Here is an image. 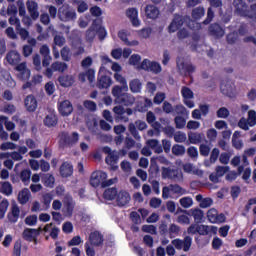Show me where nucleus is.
Returning a JSON list of instances; mask_svg holds the SVG:
<instances>
[{"label":"nucleus","mask_w":256,"mask_h":256,"mask_svg":"<svg viewBox=\"0 0 256 256\" xmlns=\"http://www.w3.org/2000/svg\"><path fill=\"white\" fill-rule=\"evenodd\" d=\"M41 231H43L41 227H39L38 229L25 228L22 233V237L25 241H29V243H33V238L37 237L38 235H41Z\"/></svg>","instance_id":"18"},{"label":"nucleus","mask_w":256,"mask_h":256,"mask_svg":"<svg viewBox=\"0 0 256 256\" xmlns=\"http://www.w3.org/2000/svg\"><path fill=\"white\" fill-rule=\"evenodd\" d=\"M58 111L62 117H69L73 113V104L69 100H64L59 104Z\"/></svg>","instance_id":"19"},{"label":"nucleus","mask_w":256,"mask_h":256,"mask_svg":"<svg viewBox=\"0 0 256 256\" xmlns=\"http://www.w3.org/2000/svg\"><path fill=\"white\" fill-rule=\"evenodd\" d=\"M52 69L53 71H58L59 73H65V71L69 69V65H67L65 62L56 61L52 63Z\"/></svg>","instance_id":"43"},{"label":"nucleus","mask_w":256,"mask_h":256,"mask_svg":"<svg viewBox=\"0 0 256 256\" xmlns=\"http://www.w3.org/2000/svg\"><path fill=\"white\" fill-rule=\"evenodd\" d=\"M205 139V134L199 132H188V141L192 145H199Z\"/></svg>","instance_id":"30"},{"label":"nucleus","mask_w":256,"mask_h":256,"mask_svg":"<svg viewBox=\"0 0 256 256\" xmlns=\"http://www.w3.org/2000/svg\"><path fill=\"white\" fill-rule=\"evenodd\" d=\"M58 123H59V119L53 113L46 115V117L44 119V125L46 127H57Z\"/></svg>","instance_id":"37"},{"label":"nucleus","mask_w":256,"mask_h":256,"mask_svg":"<svg viewBox=\"0 0 256 256\" xmlns=\"http://www.w3.org/2000/svg\"><path fill=\"white\" fill-rule=\"evenodd\" d=\"M192 217H194L195 223H201L203 221V210L196 208L190 211Z\"/></svg>","instance_id":"45"},{"label":"nucleus","mask_w":256,"mask_h":256,"mask_svg":"<svg viewBox=\"0 0 256 256\" xmlns=\"http://www.w3.org/2000/svg\"><path fill=\"white\" fill-rule=\"evenodd\" d=\"M61 87H71L75 83V77L69 74H62L58 77Z\"/></svg>","instance_id":"29"},{"label":"nucleus","mask_w":256,"mask_h":256,"mask_svg":"<svg viewBox=\"0 0 256 256\" xmlns=\"http://www.w3.org/2000/svg\"><path fill=\"white\" fill-rule=\"evenodd\" d=\"M172 153L176 157H181V156L185 155V146L180 145V144H174L172 146Z\"/></svg>","instance_id":"47"},{"label":"nucleus","mask_w":256,"mask_h":256,"mask_svg":"<svg viewBox=\"0 0 256 256\" xmlns=\"http://www.w3.org/2000/svg\"><path fill=\"white\" fill-rule=\"evenodd\" d=\"M199 152L201 157H209V153H211V146L207 144H200Z\"/></svg>","instance_id":"55"},{"label":"nucleus","mask_w":256,"mask_h":256,"mask_svg":"<svg viewBox=\"0 0 256 256\" xmlns=\"http://www.w3.org/2000/svg\"><path fill=\"white\" fill-rule=\"evenodd\" d=\"M250 127L256 126V112L255 110L248 111V119H247Z\"/></svg>","instance_id":"60"},{"label":"nucleus","mask_w":256,"mask_h":256,"mask_svg":"<svg viewBox=\"0 0 256 256\" xmlns=\"http://www.w3.org/2000/svg\"><path fill=\"white\" fill-rule=\"evenodd\" d=\"M235 13L240 17H248V19H256V12L249 10V6L243 0L233 1Z\"/></svg>","instance_id":"4"},{"label":"nucleus","mask_w":256,"mask_h":256,"mask_svg":"<svg viewBox=\"0 0 256 256\" xmlns=\"http://www.w3.org/2000/svg\"><path fill=\"white\" fill-rule=\"evenodd\" d=\"M71 47L75 57H79V55L85 53V46H83V40L80 37L72 38Z\"/></svg>","instance_id":"17"},{"label":"nucleus","mask_w":256,"mask_h":256,"mask_svg":"<svg viewBox=\"0 0 256 256\" xmlns=\"http://www.w3.org/2000/svg\"><path fill=\"white\" fill-rule=\"evenodd\" d=\"M182 25H185V17L179 14H175L172 22L168 26V31L170 33H175L181 29Z\"/></svg>","instance_id":"14"},{"label":"nucleus","mask_w":256,"mask_h":256,"mask_svg":"<svg viewBox=\"0 0 256 256\" xmlns=\"http://www.w3.org/2000/svg\"><path fill=\"white\" fill-rule=\"evenodd\" d=\"M118 37L121 41H123V43H125V45H128V47H137V45H139V41L137 40L129 41L127 31L125 30H120L118 32Z\"/></svg>","instance_id":"34"},{"label":"nucleus","mask_w":256,"mask_h":256,"mask_svg":"<svg viewBox=\"0 0 256 256\" xmlns=\"http://www.w3.org/2000/svg\"><path fill=\"white\" fill-rule=\"evenodd\" d=\"M207 219L210 223L219 224V223H225L227 218L225 217V214H223V213L219 214L217 209L211 208L207 212Z\"/></svg>","instance_id":"12"},{"label":"nucleus","mask_w":256,"mask_h":256,"mask_svg":"<svg viewBox=\"0 0 256 256\" xmlns=\"http://www.w3.org/2000/svg\"><path fill=\"white\" fill-rule=\"evenodd\" d=\"M118 161H119V156H117V154L115 153H112L105 158L106 164L110 165L112 171H117V169H119V167L117 166Z\"/></svg>","instance_id":"35"},{"label":"nucleus","mask_w":256,"mask_h":256,"mask_svg":"<svg viewBox=\"0 0 256 256\" xmlns=\"http://www.w3.org/2000/svg\"><path fill=\"white\" fill-rule=\"evenodd\" d=\"M221 151H219V148H213L211 153H210V158L209 161L211 164L217 163V159H219Z\"/></svg>","instance_id":"59"},{"label":"nucleus","mask_w":256,"mask_h":256,"mask_svg":"<svg viewBox=\"0 0 256 256\" xmlns=\"http://www.w3.org/2000/svg\"><path fill=\"white\" fill-rule=\"evenodd\" d=\"M181 207L189 209L193 205V199L191 197H183L179 200Z\"/></svg>","instance_id":"57"},{"label":"nucleus","mask_w":256,"mask_h":256,"mask_svg":"<svg viewBox=\"0 0 256 256\" xmlns=\"http://www.w3.org/2000/svg\"><path fill=\"white\" fill-rule=\"evenodd\" d=\"M191 17L194 21H199V19L205 17V8L203 6L194 8L191 12Z\"/></svg>","instance_id":"39"},{"label":"nucleus","mask_w":256,"mask_h":256,"mask_svg":"<svg viewBox=\"0 0 256 256\" xmlns=\"http://www.w3.org/2000/svg\"><path fill=\"white\" fill-rule=\"evenodd\" d=\"M58 145L60 149H66V147H73L79 142V133L73 132L72 135L67 131H62L58 135Z\"/></svg>","instance_id":"2"},{"label":"nucleus","mask_w":256,"mask_h":256,"mask_svg":"<svg viewBox=\"0 0 256 256\" xmlns=\"http://www.w3.org/2000/svg\"><path fill=\"white\" fill-rule=\"evenodd\" d=\"M145 13L147 19H157L160 15L159 8L152 4L146 6Z\"/></svg>","instance_id":"32"},{"label":"nucleus","mask_w":256,"mask_h":256,"mask_svg":"<svg viewBox=\"0 0 256 256\" xmlns=\"http://www.w3.org/2000/svg\"><path fill=\"white\" fill-rule=\"evenodd\" d=\"M21 247V239L16 240L13 247V256H21Z\"/></svg>","instance_id":"62"},{"label":"nucleus","mask_w":256,"mask_h":256,"mask_svg":"<svg viewBox=\"0 0 256 256\" xmlns=\"http://www.w3.org/2000/svg\"><path fill=\"white\" fill-rule=\"evenodd\" d=\"M229 166H216L215 171L216 174L221 178L223 177L226 173H229Z\"/></svg>","instance_id":"64"},{"label":"nucleus","mask_w":256,"mask_h":256,"mask_svg":"<svg viewBox=\"0 0 256 256\" xmlns=\"http://www.w3.org/2000/svg\"><path fill=\"white\" fill-rule=\"evenodd\" d=\"M96 35H97V32H96L95 28L90 27L86 31V36H85L86 42L87 43H93V41H95Z\"/></svg>","instance_id":"52"},{"label":"nucleus","mask_w":256,"mask_h":256,"mask_svg":"<svg viewBox=\"0 0 256 256\" xmlns=\"http://www.w3.org/2000/svg\"><path fill=\"white\" fill-rule=\"evenodd\" d=\"M79 81L81 83H85V81H89V83H93L95 81V70L93 68H89L86 72H82L78 75Z\"/></svg>","instance_id":"28"},{"label":"nucleus","mask_w":256,"mask_h":256,"mask_svg":"<svg viewBox=\"0 0 256 256\" xmlns=\"http://www.w3.org/2000/svg\"><path fill=\"white\" fill-rule=\"evenodd\" d=\"M220 91L222 95L229 97L230 99H235L237 97V88L231 80H222L220 84Z\"/></svg>","instance_id":"6"},{"label":"nucleus","mask_w":256,"mask_h":256,"mask_svg":"<svg viewBox=\"0 0 256 256\" xmlns=\"http://www.w3.org/2000/svg\"><path fill=\"white\" fill-rule=\"evenodd\" d=\"M16 71H18V79L20 81H29L31 77V70L27 68V63L22 62L18 64L15 68Z\"/></svg>","instance_id":"13"},{"label":"nucleus","mask_w":256,"mask_h":256,"mask_svg":"<svg viewBox=\"0 0 256 256\" xmlns=\"http://www.w3.org/2000/svg\"><path fill=\"white\" fill-rule=\"evenodd\" d=\"M162 179H170L171 181L179 179V170L171 169L169 167H162Z\"/></svg>","instance_id":"22"},{"label":"nucleus","mask_w":256,"mask_h":256,"mask_svg":"<svg viewBox=\"0 0 256 256\" xmlns=\"http://www.w3.org/2000/svg\"><path fill=\"white\" fill-rule=\"evenodd\" d=\"M26 7L31 19L37 21V19H39V4L33 0H30L26 2Z\"/></svg>","instance_id":"20"},{"label":"nucleus","mask_w":256,"mask_h":256,"mask_svg":"<svg viewBox=\"0 0 256 256\" xmlns=\"http://www.w3.org/2000/svg\"><path fill=\"white\" fill-rule=\"evenodd\" d=\"M209 226L207 225H198L196 226V233H198V235H209Z\"/></svg>","instance_id":"63"},{"label":"nucleus","mask_w":256,"mask_h":256,"mask_svg":"<svg viewBox=\"0 0 256 256\" xmlns=\"http://www.w3.org/2000/svg\"><path fill=\"white\" fill-rule=\"evenodd\" d=\"M24 107L28 113H35L37 111L38 102L33 94H29L24 99Z\"/></svg>","instance_id":"15"},{"label":"nucleus","mask_w":256,"mask_h":256,"mask_svg":"<svg viewBox=\"0 0 256 256\" xmlns=\"http://www.w3.org/2000/svg\"><path fill=\"white\" fill-rule=\"evenodd\" d=\"M20 179L24 185H29V181H31V170L24 169L20 173Z\"/></svg>","instance_id":"46"},{"label":"nucleus","mask_w":256,"mask_h":256,"mask_svg":"<svg viewBox=\"0 0 256 256\" xmlns=\"http://www.w3.org/2000/svg\"><path fill=\"white\" fill-rule=\"evenodd\" d=\"M39 53L43 57L42 67H47L44 72V75L45 77H48V79H51V77H53V73L55 72V70H53V64H51V61L53 59L51 57V49H49V46L47 44H43L40 47ZM49 65H51L50 68Z\"/></svg>","instance_id":"1"},{"label":"nucleus","mask_w":256,"mask_h":256,"mask_svg":"<svg viewBox=\"0 0 256 256\" xmlns=\"http://www.w3.org/2000/svg\"><path fill=\"white\" fill-rule=\"evenodd\" d=\"M60 175L64 179H67V177H71L73 175V164L69 162H63L60 166Z\"/></svg>","instance_id":"27"},{"label":"nucleus","mask_w":256,"mask_h":256,"mask_svg":"<svg viewBox=\"0 0 256 256\" xmlns=\"http://www.w3.org/2000/svg\"><path fill=\"white\" fill-rule=\"evenodd\" d=\"M180 231H181V228L178 225L171 224L168 229L170 239H175V237L179 235Z\"/></svg>","instance_id":"48"},{"label":"nucleus","mask_w":256,"mask_h":256,"mask_svg":"<svg viewBox=\"0 0 256 256\" xmlns=\"http://www.w3.org/2000/svg\"><path fill=\"white\" fill-rule=\"evenodd\" d=\"M113 84L111 77L107 75L98 76L96 87L98 89H109Z\"/></svg>","instance_id":"24"},{"label":"nucleus","mask_w":256,"mask_h":256,"mask_svg":"<svg viewBox=\"0 0 256 256\" xmlns=\"http://www.w3.org/2000/svg\"><path fill=\"white\" fill-rule=\"evenodd\" d=\"M210 35L212 37H216V39H219L221 37H223V35H225V30H223V27H221V25H219L218 23H213L209 26L208 29Z\"/></svg>","instance_id":"25"},{"label":"nucleus","mask_w":256,"mask_h":256,"mask_svg":"<svg viewBox=\"0 0 256 256\" xmlns=\"http://www.w3.org/2000/svg\"><path fill=\"white\" fill-rule=\"evenodd\" d=\"M96 35L98 36L99 41H105V38L107 37V29L105 27H99L96 29Z\"/></svg>","instance_id":"61"},{"label":"nucleus","mask_w":256,"mask_h":256,"mask_svg":"<svg viewBox=\"0 0 256 256\" xmlns=\"http://www.w3.org/2000/svg\"><path fill=\"white\" fill-rule=\"evenodd\" d=\"M173 247L177 249V251H184L187 253L191 250V245H193V238L191 236H185L184 239L176 238L171 241Z\"/></svg>","instance_id":"5"},{"label":"nucleus","mask_w":256,"mask_h":256,"mask_svg":"<svg viewBox=\"0 0 256 256\" xmlns=\"http://www.w3.org/2000/svg\"><path fill=\"white\" fill-rule=\"evenodd\" d=\"M127 89H129L128 86H119V85H115L112 88V95L113 97H115V101H118V98L123 97V91H127Z\"/></svg>","instance_id":"38"},{"label":"nucleus","mask_w":256,"mask_h":256,"mask_svg":"<svg viewBox=\"0 0 256 256\" xmlns=\"http://www.w3.org/2000/svg\"><path fill=\"white\" fill-rule=\"evenodd\" d=\"M45 187H53L55 185V177L52 174H48L42 178Z\"/></svg>","instance_id":"53"},{"label":"nucleus","mask_w":256,"mask_h":256,"mask_svg":"<svg viewBox=\"0 0 256 256\" xmlns=\"http://www.w3.org/2000/svg\"><path fill=\"white\" fill-rule=\"evenodd\" d=\"M113 113L115 114V119L125 120L123 114L125 113V108L123 106H115L113 108Z\"/></svg>","instance_id":"49"},{"label":"nucleus","mask_w":256,"mask_h":256,"mask_svg":"<svg viewBox=\"0 0 256 256\" xmlns=\"http://www.w3.org/2000/svg\"><path fill=\"white\" fill-rule=\"evenodd\" d=\"M58 17L60 21H73L74 19H77V13L75 10L71 9L69 5H63L58 9Z\"/></svg>","instance_id":"7"},{"label":"nucleus","mask_w":256,"mask_h":256,"mask_svg":"<svg viewBox=\"0 0 256 256\" xmlns=\"http://www.w3.org/2000/svg\"><path fill=\"white\" fill-rule=\"evenodd\" d=\"M63 213L65 217H73V212L75 211V200L72 196H65L63 200Z\"/></svg>","instance_id":"11"},{"label":"nucleus","mask_w":256,"mask_h":256,"mask_svg":"<svg viewBox=\"0 0 256 256\" xmlns=\"http://www.w3.org/2000/svg\"><path fill=\"white\" fill-rule=\"evenodd\" d=\"M128 131L132 135V137L136 139V141H141V135H139V131H137V127L135 126V124L130 123L128 125Z\"/></svg>","instance_id":"51"},{"label":"nucleus","mask_w":256,"mask_h":256,"mask_svg":"<svg viewBox=\"0 0 256 256\" xmlns=\"http://www.w3.org/2000/svg\"><path fill=\"white\" fill-rule=\"evenodd\" d=\"M6 60L9 65H18V63L21 61V54L15 50H11L7 53Z\"/></svg>","instance_id":"31"},{"label":"nucleus","mask_w":256,"mask_h":256,"mask_svg":"<svg viewBox=\"0 0 256 256\" xmlns=\"http://www.w3.org/2000/svg\"><path fill=\"white\" fill-rule=\"evenodd\" d=\"M106 179H107V172L96 170L91 174L90 185L95 188L99 186L103 188V183L105 182Z\"/></svg>","instance_id":"8"},{"label":"nucleus","mask_w":256,"mask_h":256,"mask_svg":"<svg viewBox=\"0 0 256 256\" xmlns=\"http://www.w3.org/2000/svg\"><path fill=\"white\" fill-rule=\"evenodd\" d=\"M0 193L9 197V195L13 194V185L9 182H0Z\"/></svg>","instance_id":"41"},{"label":"nucleus","mask_w":256,"mask_h":256,"mask_svg":"<svg viewBox=\"0 0 256 256\" xmlns=\"http://www.w3.org/2000/svg\"><path fill=\"white\" fill-rule=\"evenodd\" d=\"M127 17L130 19L133 27H139L141 25V22L139 21V12L136 10V8H129L126 11Z\"/></svg>","instance_id":"26"},{"label":"nucleus","mask_w":256,"mask_h":256,"mask_svg":"<svg viewBox=\"0 0 256 256\" xmlns=\"http://www.w3.org/2000/svg\"><path fill=\"white\" fill-rule=\"evenodd\" d=\"M119 105H124V107H132L135 104V96L129 93H124L118 98L116 102Z\"/></svg>","instance_id":"23"},{"label":"nucleus","mask_w":256,"mask_h":256,"mask_svg":"<svg viewBox=\"0 0 256 256\" xmlns=\"http://www.w3.org/2000/svg\"><path fill=\"white\" fill-rule=\"evenodd\" d=\"M148 173L151 177H157L159 175V165L156 162H151Z\"/></svg>","instance_id":"58"},{"label":"nucleus","mask_w":256,"mask_h":256,"mask_svg":"<svg viewBox=\"0 0 256 256\" xmlns=\"http://www.w3.org/2000/svg\"><path fill=\"white\" fill-rule=\"evenodd\" d=\"M181 95L183 97V103L188 107L189 109H193L195 107V102H193V99L195 97V94L193 93V90L187 86H183L181 89Z\"/></svg>","instance_id":"10"},{"label":"nucleus","mask_w":256,"mask_h":256,"mask_svg":"<svg viewBox=\"0 0 256 256\" xmlns=\"http://www.w3.org/2000/svg\"><path fill=\"white\" fill-rule=\"evenodd\" d=\"M174 123L176 129H184L185 125H187V120L183 116H176L174 118Z\"/></svg>","instance_id":"50"},{"label":"nucleus","mask_w":256,"mask_h":256,"mask_svg":"<svg viewBox=\"0 0 256 256\" xmlns=\"http://www.w3.org/2000/svg\"><path fill=\"white\" fill-rule=\"evenodd\" d=\"M9 208V201L4 199L0 202V219L5 217V213H7V209Z\"/></svg>","instance_id":"56"},{"label":"nucleus","mask_w":256,"mask_h":256,"mask_svg":"<svg viewBox=\"0 0 256 256\" xmlns=\"http://www.w3.org/2000/svg\"><path fill=\"white\" fill-rule=\"evenodd\" d=\"M130 91L132 93H141V89H143V83L139 79H133L129 83Z\"/></svg>","instance_id":"40"},{"label":"nucleus","mask_w":256,"mask_h":256,"mask_svg":"<svg viewBox=\"0 0 256 256\" xmlns=\"http://www.w3.org/2000/svg\"><path fill=\"white\" fill-rule=\"evenodd\" d=\"M21 215V209L17 204L11 206L10 212L7 214V219L9 223H17L19 221V216Z\"/></svg>","instance_id":"21"},{"label":"nucleus","mask_w":256,"mask_h":256,"mask_svg":"<svg viewBox=\"0 0 256 256\" xmlns=\"http://www.w3.org/2000/svg\"><path fill=\"white\" fill-rule=\"evenodd\" d=\"M170 189L171 193L178 195V197H181V195H187V190H185L179 184H170Z\"/></svg>","instance_id":"44"},{"label":"nucleus","mask_w":256,"mask_h":256,"mask_svg":"<svg viewBox=\"0 0 256 256\" xmlns=\"http://www.w3.org/2000/svg\"><path fill=\"white\" fill-rule=\"evenodd\" d=\"M139 69H143V71H151V73H155V75L161 73V64L155 61H150L149 59H144Z\"/></svg>","instance_id":"9"},{"label":"nucleus","mask_w":256,"mask_h":256,"mask_svg":"<svg viewBox=\"0 0 256 256\" xmlns=\"http://www.w3.org/2000/svg\"><path fill=\"white\" fill-rule=\"evenodd\" d=\"M117 188L113 187V188H108L104 191L103 193V198L106 201H113V199H115L117 197Z\"/></svg>","instance_id":"42"},{"label":"nucleus","mask_w":256,"mask_h":256,"mask_svg":"<svg viewBox=\"0 0 256 256\" xmlns=\"http://www.w3.org/2000/svg\"><path fill=\"white\" fill-rule=\"evenodd\" d=\"M147 146L150 147L154 151V153H157L158 155L163 153V146L159 144V140L157 139H149L146 142Z\"/></svg>","instance_id":"36"},{"label":"nucleus","mask_w":256,"mask_h":256,"mask_svg":"<svg viewBox=\"0 0 256 256\" xmlns=\"http://www.w3.org/2000/svg\"><path fill=\"white\" fill-rule=\"evenodd\" d=\"M131 201V196L127 191H120L117 195V204L119 207H125Z\"/></svg>","instance_id":"33"},{"label":"nucleus","mask_w":256,"mask_h":256,"mask_svg":"<svg viewBox=\"0 0 256 256\" xmlns=\"http://www.w3.org/2000/svg\"><path fill=\"white\" fill-rule=\"evenodd\" d=\"M176 67L178 69V73L184 77H189L190 75H193L195 71H197V66L193 65L191 60L184 57H178L176 59Z\"/></svg>","instance_id":"3"},{"label":"nucleus","mask_w":256,"mask_h":256,"mask_svg":"<svg viewBox=\"0 0 256 256\" xmlns=\"http://www.w3.org/2000/svg\"><path fill=\"white\" fill-rule=\"evenodd\" d=\"M174 141L175 143H185L187 141V134L181 131L174 133Z\"/></svg>","instance_id":"54"},{"label":"nucleus","mask_w":256,"mask_h":256,"mask_svg":"<svg viewBox=\"0 0 256 256\" xmlns=\"http://www.w3.org/2000/svg\"><path fill=\"white\" fill-rule=\"evenodd\" d=\"M89 241L92 247H101L103 243H105V238L103 237V234H101V232L95 230L90 233Z\"/></svg>","instance_id":"16"}]
</instances>
